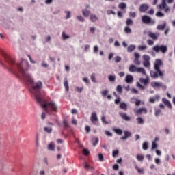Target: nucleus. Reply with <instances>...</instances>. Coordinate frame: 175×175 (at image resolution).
Returning <instances> with one entry per match:
<instances>
[{
    "instance_id": "nucleus-1",
    "label": "nucleus",
    "mask_w": 175,
    "mask_h": 175,
    "mask_svg": "<svg viewBox=\"0 0 175 175\" xmlns=\"http://www.w3.org/2000/svg\"><path fill=\"white\" fill-rule=\"evenodd\" d=\"M17 68L21 75V79L25 83H28V84H33V79H32V76L28 72V68H29V63L28 61L22 59L21 63L17 64Z\"/></svg>"
},
{
    "instance_id": "nucleus-2",
    "label": "nucleus",
    "mask_w": 175,
    "mask_h": 175,
    "mask_svg": "<svg viewBox=\"0 0 175 175\" xmlns=\"http://www.w3.org/2000/svg\"><path fill=\"white\" fill-rule=\"evenodd\" d=\"M163 66V62L162 60L159 59H157L154 64V70L150 71V77L152 79H158V77H160V79H163V76H165V71L161 70V67Z\"/></svg>"
},
{
    "instance_id": "nucleus-3",
    "label": "nucleus",
    "mask_w": 175,
    "mask_h": 175,
    "mask_svg": "<svg viewBox=\"0 0 175 175\" xmlns=\"http://www.w3.org/2000/svg\"><path fill=\"white\" fill-rule=\"evenodd\" d=\"M42 87H43V84H42V81H38L33 85L32 92L35 95L36 100L38 103H43V98L40 96V90H42Z\"/></svg>"
},
{
    "instance_id": "nucleus-4",
    "label": "nucleus",
    "mask_w": 175,
    "mask_h": 175,
    "mask_svg": "<svg viewBox=\"0 0 175 175\" xmlns=\"http://www.w3.org/2000/svg\"><path fill=\"white\" fill-rule=\"evenodd\" d=\"M2 57L5 59V62H8L10 65H14V59L12 58L9 55H8L3 50L0 49V63L1 62Z\"/></svg>"
},
{
    "instance_id": "nucleus-5",
    "label": "nucleus",
    "mask_w": 175,
    "mask_h": 175,
    "mask_svg": "<svg viewBox=\"0 0 175 175\" xmlns=\"http://www.w3.org/2000/svg\"><path fill=\"white\" fill-rule=\"evenodd\" d=\"M42 107L45 110L46 113H49V107L53 111H57L58 107H57V105L53 101H50L46 103L42 104Z\"/></svg>"
},
{
    "instance_id": "nucleus-6",
    "label": "nucleus",
    "mask_w": 175,
    "mask_h": 175,
    "mask_svg": "<svg viewBox=\"0 0 175 175\" xmlns=\"http://www.w3.org/2000/svg\"><path fill=\"white\" fill-rule=\"evenodd\" d=\"M153 51L155 53H162V54H165L167 52V46L166 45H156L152 48Z\"/></svg>"
},
{
    "instance_id": "nucleus-7",
    "label": "nucleus",
    "mask_w": 175,
    "mask_h": 175,
    "mask_svg": "<svg viewBox=\"0 0 175 175\" xmlns=\"http://www.w3.org/2000/svg\"><path fill=\"white\" fill-rule=\"evenodd\" d=\"M142 21L143 24H147L150 25H154V24H155V20H153L152 18H151V17L147 15H144L142 16Z\"/></svg>"
},
{
    "instance_id": "nucleus-8",
    "label": "nucleus",
    "mask_w": 175,
    "mask_h": 175,
    "mask_svg": "<svg viewBox=\"0 0 175 175\" xmlns=\"http://www.w3.org/2000/svg\"><path fill=\"white\" fill-rule=\"evenodd\" d=\"M143 62L142 64L144 68H150L151 66V63L150 62V57L148 55H144L142 56Z\"/></svg>"
},
{
    "instance_id": "nucleus-9",
    "label": "nucleus",
    "mask_w": 175,
    "mask_h": 175,
    "mask_svg": "<svg viewBox=\"0 0 175 175\" xmlns=\"http://www.w3.org/2000/svg\"><path fill=\"white\" fill-rule=\"evenodd\" d=\"M159 9H160L161 10H163L165 13H167V12H169L170 10V8L167 5V4H166V1H165V0H162V3L161 4H159L158 5Z\"/></svg>"
},
{
    "instance_id": "nucleus-10",
    "label": "nucleus",
    "mask_w": 175,
    "mask_h": 175,
    "mask_svg": "<svg viewBox=\"0 0 175 175\" xmlns=\"http://www.w3.org/2000/svg\"><path fill=\"white\" fill-rule=\"evenodd\" d=\"M159 33L156 32V33H152L151 31H149L148 33V38H150V39H152V40H154L155 42V40H158V38H159Z\"/></svg>"
},
{
    "instance_id": "nucleus-11",
    "label": "nucleus",
    "mask_w": 175,
    "mask_h": 175,
    "mask_svg": "<svg viewBox=\"0 0 175 175\" xmlns=\"http://www.w3.org/2000/svg\"><path fill=\"white\" fill-rule=\"evenodd\" d=\"M150 9V5L147 3L141 4L139 8V11L140 13H146Z\"/></svg>"
},
{
    "instance_id": "nucleus-12",
    "label": "nucleus",
    "mask_w": 175,
    "mask_h": 175,
    "mask_svg": "<svg viewBox=\"0 0 175 175\" xmlns=\"http://www.w3.org/2000/svg\"><path fill=\"white\" fill-rule=\"evenodd\" d=\"M151 85L152 88H160V87L162 88H166V86H165V85L161 82H152Z\"/></svg>"
},
{
    "instance_id": "nucleus-13",
    "label": "nucleus",
    "mask_w": 175,
    "mask_h": 175,
    "mask_svg": "<svg viewBox=\"0 0 175 175\" xmlns=\"http://www.w3.org/2000/svg\"><path fill=\"white\" fill-rule=\"evenodd\" d=\"M119 116H121V118L124 120V121H131V117H129L126 113L120 112Z\"/></svg>"
},
{
    "instance_id": "nucleus-14",
    "label": "nucleus",
    "mask_w": 175,
    "mask_h": 175,
    "mask_svg": "<svg viewBox=\"0 0 175 175\" xmlns=\"http://www.w3.org/2000/svg\"><path fill=\"white\" fill-rule=\"evenodd\" d=\"M90 120L92 124H95L98 121V116L95 112H92L90 117Z\"/></svg>"
},
{
    "instance_id": "nucleus-15",
    "label": "nucleus",
    "mask_w": 175,
    "mask_h": 175,
    "mask_svg": "<svg viewBox=\"0 0 175 175\" xmlns=\"http://www.w3.org/2000/svg\"><path fill=\"white\" fill-rule=\"evenodd\" d=\"M147 109L146 108H140L135 111L136 114L138 116H140L142 113H144V114H147Z\"/></svg>"
},
{
    "instance_id": "nucleus-16",
    "label": "nucleus",
    "mask_w": 175,
    "mask_h": 175,
    "mask_svg": "<svg viewBox=\"0 0 175 175\" xmlns=\"http://www.w3.org/2000/svg\"><path fill=\"white\" fill-rule=\"evenodd\" d=\"M159 98H161V96H159V95L157 94V95H155L153 97H150L149 98V102L150 103H154V102L159 100Z\"/></svg>"
},
{
    "instance_id": "nucleus-17",
    "label": "nucleus",
    "mask_w": 175,
    "mask_h": 175,
    "mask_svg": "<svg viewBox=\"0 0 175 175\" xmlns=\"http://www.w3.org/2000/svg\"><path fill=\"white\" fill-rule=\"evenodd\" d=\"M162 102L166 107H168V109H172V104L170 103V101H169V100L166 98H163Z\"/></svg>"
},
{
    "instance_id": "nucleus-18",
    "label": "nucleus",
    "mask_w": 175,
    "mask_h": 175,
    "mask_svg": "<svg viewBox=\"0 0 175 175\" xmlns=\"http://www.w3.org/2000/svg\"><path fill=\"white\" fill-rule=\"evenodd\" d=\"M129 72L131 73H135L137 72V67L133 64L131 65L129 68Z\"/></svg>"
},
{
    "instance_id": "nucleus-19",
    "label": "nucleus",
    "mask_w": 175,
    "mask_h": 175,
    "mask_svg": "<svg viewBox=\"0 0 175 175\" xmlns=\"http://www.w3.org/2000/svg\"><path fill=\"white\" fill-rule=\"evenodd\" d=\"M125 81H126V83H127L129 84L132 83V81H133V76H132L131 75H127L126 76Z\"/></svg>"
},
{
    "instance_id": "nucleus-20",
    "label": "nucleus",
    "mask_w": 175,
    "mask_h": 175,
    "mask_svg": "<svg viewBox=\"0 0 175 175\" xmlns=\"http://www.w3.org/2000/svg\"><path fill=\"white\" fill-rule=\"evenodd\" d=\"M166 28V21H164L163 24L162 25H158L157 26V31H163Z\"/></svg>"
},
{
    "instance_id": "nucleus-21",
    "label": "nucleus",
    "mask_w": 175,
    "mask_h": 175,
    "mask_svg": "<svg viewBox=\"0 0 175 175\" xmlns=\"http://www.w3.org/2000/svg\"><path fill=\"white\" fill-rule=\"evenodd\" d=\"M119 108L121 109V110L126 111V110H128V105L125 103H120Z\"/></svg>"
},
{
    "instance_id": "nucleus-22",
    "label": "nucleus",
    "mask_w": 175,
    "mask_h": 175,
    "mask_svg": "<svg viewBox=\"0 0 175 175\" xmlns=\"http://www.w3.org/2000/svg\"><path fill=\"white\" fill-rule=\"evenodd\" d=\"M137 73H142V75H144L146 76V70L143 67H137Z\"/></svg>"
},
{
    "instance_id": "nucleus-23",
    "label": "nucleus",
    "mask_w": 175,
    "mask_h": 175,
    "mask_svg": "<svg viewBox=\"0 0 175 175\" xmlns=\"http://www.w3.org/2000/svg\"><path fill=\"white\" fill-rule=\"evenodd\" d=\"M131 136H132V133L131 132L124 131V136L122 137L121 139L122 140H125L128 139V137H131Z\"/></svg>"
},
{
    "instance_id": "nucleus-24",
    "label": "nucleus",
    "mask_w": 175,
    "mask_h": 175,
    "mask_svg": "<svg viewBox=\"0 0 175 175\" xmlns=\"http://www.w3.org/2000/svg\"><path fill=\"white\" fill-rule=\"evenodd\" d=\"M99 20V18L96 16L95 14H90V21L92 23H96V21H98Z\"/></svg>"
},
{
    "instance_id": "nucleus-25",
    "label": "nucleus",
    "mask_w": 175,
    "mask_h": 175,
    "mask_svg": "<svg viewBox=\"0 0 175 175\" xmlns=\"http://www.w3.org/2000/svg\"><path fill=\"white\" fill-rule=\"evenodd\" d=\"M135 169L137 170V173L139 174H144V170L139 168L137 165H135Z\"/></svg>"
},
{
    "instance_id": "nucleus-26",
    "label": "nucleus",
    "mask_w": 175,
    "mask_h": 175,
    "mask_svg": "<svg viewBox=\"0 0 175 175\" xmlns=\"http://www.w3.org/2000/svg\"><path fill=\"white\" fill-rule=\"evenodd\" d=\"M133 25V20L131 18H127L126 20V27H131Z\"/></svg>"
},
{
    "instance_id": "nucleus-27",
    "label": "nucleus",
    "mask_w": 175,
    "mask_h": 175,
    "mask_svg": "<svg viewBox=\"0 0 175 175\" xmlns=\"http://www.w3.org/2000/svg\"><path fill=\"white\" fill-rule=\"evenodd\" d=\"M82 14L84 17H88L90 14H91V12H90V10L85 9L82 10Z\"/></svg>"
},
{
    "instance_id": "nucleus-28",
    "label": "nucleus",
    "mask_w": 175,
    "mask_h": 175,
    "mask_svg": "<svg viewBox=\"0 0 175 175\" xmlns=\"http://www.w3.org/2000/svg\"><path fill=\"white\" fill-rule=\"evenodd\" d=\"M64 85L65 87V90L66 91L68 92V91H69V83L68 82V79L66 78L64 79Z\"/></svg>"
},
{
    "instance_id": "nucleus-29",
    "label": "nucleus",
    "mask_w": 175,
    "mask_h": 175,
    "mask_svg": "<svg viewBox=\"0 0 175 175\" xmlns=\"http://www.w3.org/2000/svg\"><path fill=\"white\" fill-rule=\"evenodd\" d=\"M136 49V46L135 45H130L127 48L128 53H132Z\"/></svg>"
},
{
    "instance_id": "nucleus-30",
    "label": "nucleus",
    "mask_w": 175,
    "mask_h": 175,
    "mask_svg": "<svg viewBox=\"0 0 175 175\" xmlns=\"http://www.w3.org/2000/svg\"><path fill=\"white\" fill-rule=\"evenodd\" d=\"M118 8L119 9L124 10V9H126V4H125V3H120L118 5Z\"/></svg>"
},
{
    "instance_id": "nucleus-31",
    "label": "nucleus",
    "mask_w": 175,
    "mask_h": 175,
    "mask_svg": "<svg viewBox=\"0 0 175 175\" xmlns=\"http://www.w3.org/2000/svg\"><path fill=\"white\" fill-rule=\"evenodd\" d=\"M125 33H132V29L129 28V26H126L124 27Z\"/></svg>"
},
{
    "instance_id": "nucleus-32",
    "label": "nucleus",
    "mask_w": 175,
    "mask_h": 175,
    "mask_svg": "<svg viewBox=\"0 0 175 175\" xmlns=\"http://www.w3.org/2000/svg\"><path fill=\"white\" fill-rule=\"evenodd\" d=\"M92 143H93L94 147H95V146H96V144H98V143H99V138H98V137L93 138Z\"/></svg>"
},
{
    "instance_id": "nucleus-33",
    "label": "nucleus",
    "mask_w": 175,
    "mask_h": 175,
    "mask_svg": "<svg viewBox=\"0 0 175 175\" xmlns=\"http://www.w3.org/2000/svg\"><path fill=\"white\" fill-rule=\"evenodd\" d=\"M62 37L63 40H66V39H69V38H70V36L66 35L65 31L62 32Z\"/></svg>"
},
{
    "instance_id": "nucleus-34",
    "label": "nucleus",
    "mask_w": 175,
    "mask_h": 175,
    "mask_svg": "<svg viewBox=\"0 0 175 175\" xmlns=\"http://www.w3.org/2000/svg\"><path fill=\"white\" fill-rule=\"evenodd\" d=\"M137 124H139L141 125H143V124H144V120H143V118L138 117L137 118Z\"/></svg>"
},
{
    "instance_id": "nucleus-35",
    "label": "nucleus",
    "mask_w": 175,
    "mask_h": 175,
    "mask_svg": "<svg viewBox=\"0 0 175 175\" xmlns=\"http://www.w3.org/2000/svg\"><path fill=\"white\" fill-rule=\"evenodd\" d=\"M44 132H46L47 133H51V132H53V128H51V127H44Z\"/></svg>"
},
{
    "instance_id": "nucleus-36",
    "label": "nucleus",
    "mask_w": 175,
    "mask_h": 175,
    "mask_svg": "<svg viewBox=\"0 0 175 175\" xmlns=\"http://www.w3.org/2000/svg\"><path fill=\"white\" fill-rule=\"evenodd\" d=\"M113 132H116L117 135H122V130L120 129H113Z\"/></svg>"
},
{
    "instance_id": "nucleus-37",
    "label": "nucleus",
    "mask_w": 175,
    "mask_h": 175,
    "mask_svg": "<svg viewBox=\"0 0 175 175\" xmlns=\"http://www.w3.org/2000/svg\"><path fill=\"white\" fill-rule=\"evenodd\" d=\"M108 80L111 82L116 81V75H109Z\"/></svg>"
},
{
    "instance_id": "nucleus-38",
    "label": "nucleus",
    "mask_w": 175,
    "mask_h": 175,
    "mask_svg": "<svg viewBox=\"0 0 175 175\" xmlns=\"http://www.w3.org/2000/svg\"><path fill=\"white\" fill-rule=\"evenodd\" d=\"M137 161H139L140 162H143V161L144 160V156L137 154Z\"/></svg>"
},
{
    "instance_id": "nucleus-39",
    "label": "nucleus",
    "mask_w": 175,
    "mask_h": 175,
    "mask_svg": "<svg viewBox=\"0 0 175 175\" xmlns=\"http://www.w3.org/2000/svg\"><path fill=\"white\" fill-rule=\"evenodd\" d=\"M142 148L144 150H148V143L147 142H145L143 143Z\"/></svg>"
},
{
    "instance_id": "nucleus-40",
    "label": "nucleus",
    "mask_w": 175,
    "mask_h": 175,
    "mask_svg": "<svg viewBox=\"0 0 175 175\" xmlns=\"http://www.w3.org/2000/svg\"><path fill=\"white\" fill-rule=\"evenodd\" d=\"M154 42L155 41L151 39H148L147 40L146 43L148 46H152L154 44Z\"/></svg>"
},
{
    "instance_id": "nucleus-41",
    "label": "nucleus",
    "mask_w": 175,
    "mask_h": 175,
    "mask_svg": "<svg viewBox=\"0 0 175 175\" xmlns=\"http://www.w3.org/2000/svg\"><path fill=\"white\" fill-rule=\"evenodd\" d=\"M83 154H85L86 157L90 155V150H88V149L83 148Z\"/></svg>"
},
{
    "instance_id": "nucleus-42",
    "label": "nucleus",
    "mask_w": 175,
    "mask_h": 175,
    "mask_svg": "<svg viewBox=\"0 0 175 175\" xmlns=\"http://www.w3.org/2000/svg\"><path fill=\"white\" fill-rule=\"evenodd\" d=\"M83 90H84V88H75V91H77V92H79V94H81V92H83Z\"/></svg>"
},
{
    "instance_id": "nucleus-43",
    "label": "nucleus",
    "mask_w": 175,
    "mask_h": 175,
    "mask_svg": "<svg viewBox=\"0 0 175 175\" xmlns=\"http://www.w3.org/2000/svg\"><path fill=\"white\" fill-rule=\"evenodd\" d=\"M147 46L146 45H143V46H138V50L140 51H143V50H146Z\"/></svg>"
},
{
    "instance_id": "nucleus-44",
    "label": "nucleus",
    "mask_w": 175,
    "mask_h": 175,
    "mask_svg": "<svg viewBox=\"0 0 175 175\" xmlns=\"http://www.w3.org/2000/svg\"><path fill=\"white\" fill-rule=\"evenodd\" d=\"M140 82L144 83V84L146 85V84H148V80L147 79H140Z\"/></svg>"
},
{
    "instance_id": "nucleus-45",
    "label": "nucleus",
    "mask_w": 175,
    "mask_h": 175,
    "mask_svg": "<svg viewBox=\"0 0 175 175\" xmlns=\"http://www.w3.org/2000/svg\"><path fill=\"white\" fill-rule=\"evenodd\" d=\"M98 161H100V162H103L105 161L103 154H102L100 153L98 154Z\"/></svg>"
},
{
    "instance_id": "nucleus-46",
    "label": "nucleus",
    "mask_w": 175,
    "mask_h": 175,
    "mask_svg": "<svg viewBox=\"0 0 175 175\" xmlns=\"http://www.w3.org/2000/svg\"><path fill=\"white\" fill-rule=\"evenodd\" d=\"M116 91H117V92H119L120 94H121V92H122V87H121V85H118L117 86Z\"/></svg>"
},
{
    "instance_id": "nucleus-47",
    "label": "nucleus",
    "mask_w": 175,
    "mask_h": 175,
    "mask_svg": "<svg viewBox=\"0 0 175 175\" xmlns=\"http://www.w3.org/2000/svg\"><path fill=\"white\" fill-rule=\"evenodd\" d=\"M91 81H92V83H96V78H95V73L92 74Z\"/></svg>"
},
{
    "instance_id": "nucleus-48",
    "label": "nucleus",
    "mask_w": 175,
    "mask_h": 175,
    "mask_svg": "<svg viewBox=\"0 0 175 175\" xmlns=\"http://www.w3.org/2000/svg\"><path fill=\"white\" fill-rule=\"evenodd\" d=\"M158 147V144H157V142H152V150H155Z\"/></svg>"
},
{
    "instance_id": "nucleus-49",
    "label": "nucleus",
    "mask_w": 175,
    "mask_h": 175,
    "mask_svg": "<svg viewBox=\"0 0 175 175\" xmlns=\"http://www.w3.org/2000/svg\"><path fill=\"white\" fill-rule=\"evenodd\" d=\"M129 16L131 17V18H135V17H136V12H129Z\"/></svg>"
},
{
    "instance_id": "nucleus-50",
    "label": "nucleus",
    "mask_w": 175,
    "mask_h": 175,
    "mask_svg": "<svg viewBox=\"0 0 175 175\" xmlns=\"http://www.w3.org/2000/svg\"><path fill=\"white\" fill-rule=\"evenodd\" d=\"M108 93H109V90H105L104 91H103V92H101V95H102L103 96H107Z\"/></svg>"
},
{
    "instance_id": "nucleus-51",
    "label": "nucleus",
    "mask_w": 175,
    "mask_h": 175,
    "mask_svg": "<svg viewBox=\"0 0 175 175\" xmlns=\"http://www.w3.org/2000/svg\"><path fill=\"white\" fill-rule=\"evenodd\" d=\"M101 121L102 122H103L105 125H107V124H109V122L107 121H106V117L103 116L101 118Z\"/></svg>"
},
{
    "instance_id": "nucleus-52",
    "label": "nucleus",
    "mask_w": 175,
    "mask_h": 175,
    "mask_svg": "<svg viewBox=\"0 0 175 175\" xmlns=\"http://www.w3.org/2000/svg\"><path fill=\"white\" fill-rule=\"evenodd\" d=\"M163 16H165V14H163V13H162L161 12H157L156 13V16L157 17H163Z\"/></svg>"
},
{
    "instance_id": "nucleus-53",
    "label": "nucleus",
    "mask_w": 175,
    "mask_h": 175,
    "mask_svg": "<svg viewBox=\"0 0 175 175\" xmlns=\"http://www.w3.org/2000/svg\"><path fill=\"white\" fill-rule=\"evenodd\" d=\"M65 13L66 14V20H68V18H70V12L65 11Z\"/></svg>"
},
{
    "instance_id": "nucleus-54",
    "label": "nucleus",
    "mask_w": 175,
    "mask_h": 175,
    "mask_svg": "<svg viewBox=\"0 0 175 175\" xmlns=\"http://www.w3.org/2000/svg\"><path fill=\"white\" fill-rule=\"evenodd\" d=\"M77 20H79V21H81V23H84V21H85V20L84 19V18H83V16H77Z\"/></svg>"
},
{
    "instance_id": "nucleus-55",
    "label": "nucleus",
    "mask_w": 175,
    "mask_h": 175,
    "mask_svg": "<svg viewBox=\"0 0 175 175\" xmlns=\"http://www.w3.org/2000/svg\"><path fill=\"white\" fill-rule=\"evenodd\" d=\"M118 150H113L112 152V157H113V158H116V157H117V155H118Z\"/></svg>"
},
{
    "instance_id": "nucleus-56",
    "label": "nucleus",
    "mask_w": 175,
    "mask_h": 175,
    "mask_svg": "<svg viewBox=\"0 0 175 175\" xmlns=\"http://www.w3.org/2000/svg\"><path fill=\"white\" fill-rule=\"evenodd\" d=\"M48 148L51 151H54V145L53 144H50L48 146Z\"/></svg>"
},
{
    "instance_id": "nucleus-57",
    "label": "nucleus",
    "mask_w": 175,
    "mask_h": 175,
    "mask_svg": "<svg viewBox=\"0 0 175 175\" xmlns=\"http://www.w3.org/2000/svg\"><path fill=\"white\" fill-rule=\"evenodd\" d=\"M134 56H135V59H139V58H140V55L137 52H135L134 53Z\"/></svg>"
},
{
    "instance_id": "nucleus-58",
    "label": "nucleus",
    "mask_w": 175,
    "mask_h": 175,
    "mask_svg": "<svg viewBox=\"0 0 175 175\" xmlns=\"http://www.w3.org/2000/svg\"><path fill=\"white\" fill-rule=\"evenodd\" d=\"M154 13H155V11L154 10V9L151 8L148 11V14H150V16H152L154 14Z\"/></svg>"
},
{
    "instance_id": "nucleus-59",
    "label": "nucleus",
    "mask_w": 175,
    "mask_h": 175,
    "mask_svg": "<svg viewBox=\"0 0 175 175\" xmlns=\"http://www.w3.org/2000/svg\"><path fill=\"white\" fill-rule=\"evenodd\" d=\"M134 64H135V65H140L141 64L140 60H139V59H135Z\"/></svg>"
},
{
    "instance_id": "nucleus-60",
    "label": "nucleus",
    "mask_w": 175,
    "mask_h": 175,
    "mask_svg": "<svg viewBox=\"0 0 175 175\" xmlns=\"http://www.w3.org/2000/svg\"><path fill=\"white\" fill-rule=\"evenodd\" d=\"M140 103H142V101H140V100H137V98H136L135 106H140Z\"/></svg>"
},
{
    "instance_id": "nucleus-61",
    "label": "nucleus",
    "mask_w": 175,
    "mask_h": 175,
    "mask_svg": "<svg viewBox=\"0 0 175 175\" xmlns=\"http://www.w3.org/2000/svg\"><path fill=\"white\" fill-rule=\"evenodd\" d=\"M120 61H121V57L117 56V57L115 58V62L118 63V62H120Z\"/></svg>"
},
{
    "instance_id": "nucleus-62",
    "label": "nucleus",
    "mask_w": 175,
    "mask_h": 175,
    "mask_svg": "<svg viewBox=\"0 0 175 175\" xmlns=\"http://www.w3.org/2000/svg\"><path fill=\"white\" fill-rule=\"evenodd\" d=\"M85 129L87 133H89L90 131H91V128L90 127V126H86L85 127Z\"/></svg>"
},
{
    "instance_id": "nucleus-63",
    "label": "nucleus",
    "mask_w": 175,
    "mask_h": 175,
    "mask_svg": "<svg viewBox=\"0 0 175 175\" xmlns=\"http://www.w3.org/2000/svg\"><path fill=\"white\" fill-rule=\"evenodd\" d=\"M99 51V48L97 46H94V53H96Z\"/></svg>"
},
{
    "instance_id": "nucleus-64",
    "label": "nucleus",
    "mask_w": 175,
    "mask_h": 175,
    "mask_svg": "<svg viewBox=\"0 0 175 175\" xmlns=\"http://www.w3.org/2000/svg\"><path fill=\"white\" fill-rule=\"evenodd\" d=\"M105 135H106L107 136H109V137L113 136V133H110V132L108 131H105Z\"/></svg>"
}]
</instances>
